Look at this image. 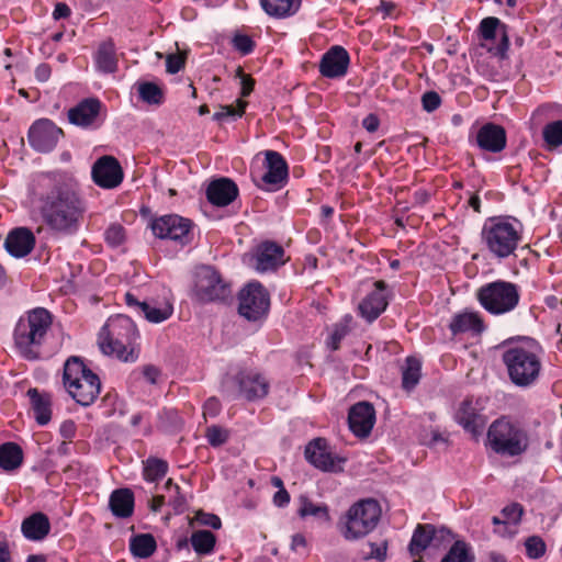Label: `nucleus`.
<instances>
[{"instance_id": "obj_1", "label": "nucleus", "mask_w": 562, "mask_h": 562, "mask_svg": "<svg viewBox=\"0 0 562 562\" xmlns=\"http://www.w3.org/2000/svg\"><path fill=\"white\" fill-rule=\"evenodd\" d=\"M32 194L44 223L63 235L74 234L85 212L77 181L65 172H42L34 177Z\"/></svg>"}, {"instance_id": "obj_2", "label": "nucleus", "mask_w": 562, "mask_h": 562, "mask_svg": "<svg viewBox=\"0 0 562 562\" xmlns=\"http://www.w3.org/2000/svg\"><path fill=\"white\" fill-rule=\"evenodd\" d=\"M499 349L508 379L515 386L528 389L539 381L542 362L539 348L533 340H506Z\"/></svg>"}, {"instance_id": "obj_3", "label": "nucleus", "mask_w": 562, "mask_h": 562, "mask_svg": "<svg viewBox=\"0 0 562 562\" xmlns=\"http://www.w3.org/2000/svg\"><path fill=\"white\" fill-rule=\"evenodd\" d=\"M52 326V316L43 307H36L21 316L14 327V348L20 357L37 360L42 356Z\"/></svg>"}, {"instance_id": "obj_4", "label": "nucleus", "mask_w": 562, "mask_h": 562, "mask_svg": "<svg viewBox=\"0 0 562 562\" xmlns=\"http://www.w3.org/2000/svg\"><path fill=\"white\" fill-rule=\"evenodd\" d=\"M524 226L513 216L487 218L481 231V241L490 256L504 260L515 255L522 240Z\"/></svg>"}, {"instance_id": "obj_5", "label": "nucleus", "mask_w": 562, "mask_h": 562, "mask_svg": "<svg viewBox=\"0 0 562 562\" xmlns=\"http://www.w3.org/2000/svg\"><path fill=\"white\" fill-rule=\"evenodd\" d=\"M139 334L135 323L126 315H115L108 319L99 334L101 351L108 356H115L123 361H134L135 341Z\"/></svg>"}, {"instance_id": "obj_6", "label": "nucleus", "mask_w": 562, "mask_h": 562, "mask_svg": "<svg viewBox=\"0 0 562 562\" xmlns=\"http://www.w3.org/2000/svg\"><path fill=\"white\" fill-rule=\"evenodd\" d=\"M382 509L378 501L364 498L352 504L341 518L340 533L348 541L364 538L378 526Z\"/></svg>"}, {"instance_id": "obj_7", "label": "nucleus", "mask_w": 562, "mask_h": 562, "mask_svg": "<svg viewBox=\"0 0 562 562\" xmlns=\"http://www.w3.org/2000/svg\"><path fill=\"white\" fill-rule=\"evenodd\" d=\"M64 385L69 395L80 405L89 406L99 396V376L77 357L69 358L64 367Z\"/></svg>"}, {"instance_id": "obj_8", "label": "nucleus", "mask_w": 562, "mask_h": 562, "mask_svg": "<svg viewBox=\"0 0 562 562\" xmlns=\"http://www.w3.org/2000/svg\"><path fill=\"white\" fill-rule=\"evenodd\" d=\"M480 305L490 314L499 316L514 311L520 301L517 284L496 280L482 285L476 292Z\"/></svg>"}, {"instance_id": "obj_9", "label": "nucleus", "mask_w": 562, "mask_h": 562, "mask_svg": "<svg viewBox=\"0 0 562 562\" xmlns=\"http://www.w3.org/2000/svg\"><path fill=\"white\" fill-rule=\"evenodd\" d=\"M487 443L491 449L506 457L521 454L528 447V436L524 429L502 417L494 420L487 431Z\"/></svg>"}, {"instance_id": "obj_10", "label": "nucleus", "mask_w": 562, "mask_h": 562, "mask_svg": "<svg viewBox=\"0 0 562 562\" xmlns=\"http://www.w3.org/2000/svg\"><path fill=\"white\" fill-rule=\"evenodd\" d=\"M192 295L202 303L221 301L229 295V289L213 267L201 266L194 273Z\"/></svg>"}, {"instance_id": "obj_11", "label": "nucleus", "mask_w": 562, "mask_h": 562, "mask_svg": "<svg viewBox=\"0 0 562 562\" xmlns=\"http://www.w3.org/2000/svg\"><path fill=\"white\" fill-rule=\"evenodd\" d=\"M239 314L248 321H259L269 311L270 296L267 290L259 282H249L238 295Z\"/></svg>"}, {"instance_id": "obj_12", "label": "nucleus", "mask_w": 562, "mask_h": 562, "mask_svg": "<svg viewBox=\"0 0 562 562\" xmlns=\"http://www.w3.org/2000/svg\"><path fill=\"white\" fill-rule=\"evenodd\" d=\"M265 172L261 176H257L252 172V178L256 186L266 191H277L285 186L289 167L283 156L276 150L263 151Z\"/></svg>"}, {"instance_id": "obj_13", "label": "nucleus", "mask_w": 562, "mask_h": 562, "mask_svg": "<svg viewBox=\"0 0 562 562\" xmlns=\"http://www.w3.org/2000/svg\"><path fill=\"white\" fill-rule=\"evenodd\" d=\"M452 533L445 527L437 528L430 524H419L415 528L408 544V551L412 557H419L429 547L440 548L445 543H449Z\"/></svg>"}, {"instance_id": "obj_14", "label": "nucleus", "mask_w": 562, "mask_h": 562, "mask_svg": "<svg viewBox=\"0 0 562 562\" xmlns=\"http://www.w3.org/2000/svg\"><path fill=\"white\" fill-rule=\"evenodd\" d=\"M191 226L190 220L176 214L160 216L150 224L156 237L178 241L181 245L190 241Z\"/></svg>"}, {"instance_id": "obj_15", "label": "nucleus", "mask_w": 562, "mask_h": 562, "mask_svg": "<svg viewBox=\"0 0 562 562\" xmlns=\"http://www.w3.org/2000/svg\"><path fill=\"white\" fill-rule=\"evenodd\" d=\"M102 103L97 98L83 99L68 110V121L85 130H94L102 125Z\"/></svg>"}, {"instance_id": "obj_16", "label": "nucleus", "mask_w": 562, "mask_h": 562, "mask_svg": "<svg viewBox=\"0 0 562 562\" xmlns=\"http://www.w3.org/2000/svg\"><path fill=\"white\" fill-rule=\"evenodd\" d=\"M480 33L486 42L483 46L495 56L503 58L509 46L506 25L497 18H485L480 23Z\"/></svg>"}, {"instance_id": "obj_17", "label": "nucleus", "mask_w": 562, "mask_h": 562, "mask_svg": "<svg viewBox=\"0 0 562 562\" xmlns=\"http://www.w3.org/2000/svg\"><path fill=\"white\" fill-rule=\"evenodd\" d=\"M61 135V128L54 122L48 119H41L30 127L29 142L35 150L48 153L56 147Z\"/></svg>"}, {"instance_id": "obj_18", "label": "nucleus", "mask_w": 562, "mask_h": 562, "mask_svg": "<svg viewBox=\"0 0 562 562\" xmlns=\"http://www.w3.org/2000/svg\"><path fill=\"white\" fill-rule=\"evenodd\" d=\"M369 288L366 296L358 305V312L368 323H372L385 311L389 304V295L386 284L383 281L370 283Z\"/></svg>"}, {"instance_id": "obj_19", "label": "nucleus", "mask_w": 562, "mask_h": 562, "mask_svg": "<svg viewBox=\"0 0 562 562\" xmlns=\"http://www.w3.org/2000/svg\"><path fill=\"white\" fill-rule=\"evenodd\" d=\"M92 179L101 188L113 189L123 181V170L113 156L99 158L92 167Z\"/></svg>"}, {"instance_id": "obj_20", "label": "nucleus", "mask_w": 562, "mask_h": 562, "mask_svg": "<svg viewBox=\"0 0 562 562\" xmlns=\"http://www.w3.org/2000/svg\"><path fill=\"white\" fill-rule=\"evenodd\" d=\"M350 57L339 45L330 47L322 57L319 72L325 78H341L347 74Z\"/></svg>"}, {"instance_id": "obj_21", "label": "nucleus", "mask_w": 562, "mask_h": 562, "mask_svg": "<svg viewBox=\"0 0 562 562\" xmlns=\"http://www.w3.org/2000/svg\"><path fill=\"white\" fill-rule=\"evenodd\" d=\"M348 423L350 430L357 437H368L375 423V411L372 404L359 402L351 406Z\"/></svg>"}, {"instance_id": "obj_22", "label": "nucleus", "mask_w": 562, "mask_h": 562, "mask_svg": "<svg viewBox=\"0 0 562 562\" xmlns=\"http://www.w3.org/2000/svg\"><path fill=\"white\" fill-rule=\"evenodd\" d=\"M255 259V268L259 272L276 270L286 261L284 249L273 241L260 244L256 249Z\"/></svg>"}, {"instance_id": "obj_23", "label": "nucleus", "mask_w": 562, "mask_h": 562, "mask_svg": "<svg viewBox=\"0 0 562 562\" xmlns=\"http://www.w3.org/2000/svg\"><path fill=\"white\" fill-rule=\"evenodd\" d=\"M237 383L240 394L248 401L263 398L269 392L267 379L254 370L240 372Z\"/></svg>"}, {"instance_id": "obj_24", "label": "nucleus", "mask_w": 562, "mask_h": 562, "mask_svg": "<svg viewBox=\"0 0 562 562\" xmlns=\"http://www.w3.org/2000/svg\"><path fill=\"white\" fill-rule=\"evenodd\" d=\"M475 142L481 150L499 153L506 147V132L501 125L486 123L479 128Z\"/></svg>"}, {"instance_id": "obj_25", "label": "nucleus", "mask_w": 562, "mask_h": 562, "mask_svg": "<svg viewBox=\"0 0 562 562\" xmlns=\"http://www.w3.org/2000/svg\"><path fill=\"white\" fill-rule=\"evenodd\" d=\"M306 460L322 471H336V458L327 450L326 441L314 439L305 448Z\"/></svg>"}, {"instance_id": "obj_26", "label": "nucleus", "mask_w": 562, "mask_h": 562, "mask_svg": "<svg viewBox=\"0 0 562 562\" xmlns=\"http://www.w3.org/2000/svg\"><path fill=\"white\" fill-rule=\"evenodd\" d=\"M524 509L521 505L513 503L506 506L501 516H495L492 519L495 526L494 531L502 537H513L517 533V527L521 520Z\"/></svg>"}, {"instance_id": "obj_27", "label": "nucleus", "mask_w": 562, "mask_h": 562, "mask_svg": "<svg viewBox=\"0 0 562 562\" xmlns=\"http://www.w3.org/2000/svg\"><path fill=\"white\" fill-rule=\"evenodd\" d=\"M4 245L11 256L23 258L33 250L35 236L29 228L19 227L8 234Z\"/></svg>"}, {"instance_id": "obj_28", "label": "nucleus", "mask_w": 562, "mask_h": 562, "mask_svg": "<svg viewBox=\"0 0 562 562\" xmlns=\"http://www.w3.org/2000/svg\"><path fill=\"white\" fill-rule=\"evenodd\" d=\"M238 195V188L228 178H220L212 181L206 189L207 200L216 206L231 204Z\"/></svg>"}, {"instance_id": "obj_29", "label": "nucleus", "mask_w": 562, "mask_h": 562, "mask_svg": "<svg viewBox=\"0 0 562 562\" xmlns=\"http://www.w3.org/2000/svg\"><path fill=\"white\" fill-rule=\"evenodd\" d=\"M456 422L473 436L480 435L485 426V418L471 401H464L454 415Z\"/></svg>"}, {"instance_id": "obj_30", "label": "nucleus", "mask_w": 562, "mask_h": 562, "mask_svg": "<svg viewBox=\"0 0 562 562\" xmlns=\"http://www.w3.org/2000/svg\"><path fill=\"white\" fill-rule=\"evenodd\" d=\"M297 516L302 519L312 517L319 525H330L331 516L329 506L325 503H316L306 495L297 499Z\"/></svg>"}, {"instance_id": "obj_31", "label": "nucleus", "mask_w": 562, "mask_h": 562, "mask_svg": "<svg viewBox=\"0 0 562 562\" xmlns=\"http://www.w3.org/2000/svg\"><path fill=\"white\" fill-rule=\"evenodd\" d=\"M21 530L23 536L29 540H43L50 530L48 517L43 513L32 514L23 520Z\"/></svg>"}, {"instance_id": "obj_32", "label": "nucleus", "mask_w": 562, "mask_h": 562, "mask_svg": "<svg viewBox=\"0 0 562 562\" xmlns=\"http://www.w3.org/2000/svg\"><path fill=\"white\" fill-rule=\"evenodd\" d=\"M453 335L472 331L480 334L484 330V323L476 312H463L452 317L449 325Z\"/></svg>"}, {"instance_id": "obj_33", "label": "nucleus", "mask_w": 562, "mask_h": 562, "mask_svg": "<svg viewBox=\"0 0 562 562\" xmlns=\"http://www.w3.org/2000/svg\"><path fill=\"white\" fill-rule=\"evenodd\" d=\"M263 12L270 18L286 19L301 8L302 0H259Z\"/></svg>"}, {"instance_id": "obj_34", "label": "nucleus", "mask_w": 562, "mask_h": 562, "mask_svg": "<svg viewBox=\"0 0 562 562\" xmlns=\"http://www.w3.org/2000/svg\"><path fill=\"white\" fill-rule=\"evenodd\" d=\"M27 395L37 424L41 426L48 424L52 418L50 395L47 393H41L37 389H30L27 391Z\"/></svg>"}, {"instance_id": "obj_35", "label": "nucleus", "mask_w": 562, "mask_h": 562, "mask_svg": "<svg viewBox=\"0 0 562 562\" xmlns=\"http://www.w3.org/2000/svg\"><path fill=\"white\" fill-rule=\"evenodd\" d=\"M24 459L22 448L12 441L0 445V469L11 473L21 468Z\"/></svg>"}, {"instance_id": "obj_36", "label": "nucleus", "mask_w": 562, "mask_h": 562, "mask_svg": "<svg viewBox=\"0 0 562 562\" xmlns=\"http://www.w3.org/2000/svg\"><path fill=\"white\" fill-rule=\"evenodd\" d=\"M110 508L116 517H130L134 509L133 493L127 488L114 491L110 497Z\"/></svg>"}, {"instance_id": "obj_37", "label": "nucleus", "mask_w": 562, "mask_h": 562, "mask_svg": "<svg viewBox=\"0 0 562 562\" xmlns=\"http://www.w3.org/2000/svg\"><path fill=\"white\" fill-rule=\"evenodd\" d=\"M95 67L100 72L112 74L117 68L115 46L112 41L100 44L94 55Z\"/></svg>"}, {"instance_id": "obj_38", "label": "nucleus", "mask_w": 562, "mask_h": 562, "mask_svg": "<svg viewBox=\"0 0 562 562\" xmlns=\"http://www.w3.org/2000/svg\"><path fill=\"white\" fill-rule=\"evenodd\" d=\"M190 543L198 555H210L216 546V536L205 529H199L191 533Z\"/></svg>"}, {"instance_id": "obj_39", "label": "nucleus", "mask_w": 562, "mask_h": 562, "mask_svg": "<svg viewBox=\"0 0 562 562\" xmlns=\"http://www.w3.org/2000/svg\"><path fill=\"white\" fill-rule=\"evenodd\" d=\"M156 549V540L150 533L136 535L130 540V550L135 558L147 559L154 554Z\"/></svg>"}, {"instance_id": "obj_40", "label": "nucleus", "mask_w": 562, "mask_h": 562, "mask_svg": "<svg viewBox=\"0 0 562 562\" xmlns=\"http://www.w3.org/2000/svg\"><path fill=\"white\" fill-rule=\"evenodd\" d=\"M422 376V361L416 357H407L402 369V386L412 391L418 384Z\"/></svg>"}, {"instance_id": "obj_41", "label": "nucleus", "mask_w": 562, "mask_h": 562, "mask_svg": "<svg viewBox=\"0 0 562 562\" xmlns=\"http://www.w3.org/2000/svg\"><path fill=\"white\" fill-rule=\"evenodd\" d=\"M472 547L463 540H457L440 562H474Z\"/></svg>"}, {"instance_id": "obj_42", "label": "nucleus", "mask_w": 562, "mask_h": 562, "mask_svg": "<svg viewBox=\"0 0 562 562\" xmlns=\"http://www.w3.org/2000/svg\"><path fill=\"white\" fill-rule=\"evenodd\" d=\"M140 311L148 322L161 323L172 315L173 307L167 302L159 305L143 302L140 304Z\"/></svg>"}, {"instance_id": "obj_43", "label": "nucleus", "mask_w": 562, "mask_h": 562, "mask_svg": "<svg viewBox=\"0 0 562 562\" xmlns=\"http://www.w3.org/2000/svg\"><path fill=\"white\" fill-rule=\"evenodd\" d=\"M562 117V106L557 103H546L539 105L531 114V123L540 126L549 120H560Z\"/></svg>"}, {"instance_id": "obj_44", "label": "nucleus", "mask_w": 562, "mask_h": 562, "mask_svg": "<svg viewBox=\"0 0 562 562\" xmlns=\"http://www.w3.org/2000/svg\"><path fill=\"white\" fill-rule=\"evenodd\" d=\"M352 319V316L347 314L333 327L327 339V346L329 349L337 350L339 348L340 341L350 331Z\"/></svg>"}, {"instance_id": "obj_45", "label": "nucleus", "mask_w": 562, "mask_h": 562, "mask_svg": "<svg viewBox=\"0 0 562 562\" xmlns=\"http://www.w3.org/2000/svg\"><path fill=\"white\" fill-rule=\"evenodd\" d=\"M137 92L139 98L150 104L159 105L164 101V92L159 86L154 82H139L137 83Z\"/></svg>"}, {"instance_id": "obj_46", "label": "nucleus", "mask_w": 562, "mask_h": 562, "mask_svg": "<svg viewBox=\"0 0 562 562\" xmlns=\"http://www.w3.org/2000/svg\"><path fill=\"white\" fill-rule=\"evenodd\" d=\"M168 471V463L161 459L148 458L144 463V479L147 482L161 480Z\"/></svg>"}, {"instance_id": "obj_47", "label": "nucleus", "mask_w": 562, "mask_h": 562, "mask_svg": "<svg viewBox=\"0 0 562 562\" xmlns=\"http://www.w3.org/2000/svg\"><path fill=\"white\" fill-rule=\"evenodd\" d=\"M543 140L548 148H557L562 145V120L546 124L542 131Z\"/></svg>"}, {"instance_id": "obj_48", "label": "nucleus", "mask_w": 562, "mask_h": 562, "mask_svg": "<svg viewBox=\"0 0 562 562\" xmlns=\"http://www.w3.org/2000/svg\"><path fill=\"white\" fill-rule=\"evenodd\" d=\"M246 102L239 100L237 106L233 105H223L221 109L214 113L213 120L222 122L227 119L236 120L238 117H241V115L245 112Z\"/></svg>"}, {"instance_id": "obj_49", "label": "nucleus", "mask_w": 562, "mask_h": 562, "mask_svg": "<svg viewBox=\"0 0 562 562\" xmlns=\"http://www.w3.org/2000/svg\"><path fill=\"white\" fill-rule=\"evenodd\" d=\"M104 239L111 247H119L125 241V229L120 224H112L104 232Z\"/></svg>"}, {"instance_id": "obj_50", "label": "nucleus", "mask_w": 562, "mask_h": 562, "mask_svg": "<svg viewBox=\"0 0 562 562\" xmlns=\"http://www.w3.org/2000/svg\"><path fill=\"white\" fill-rule=\"evenodd\" d=\"M525 547L527 555L531 559H538L546 552L544 542L541 538L536 536L529 537L525 542Z\"/></svg>"}, {"instance_id": "obj_51", "label": "nucleus", "mask_w": 562, "mask_h": 562, "mask_svg": "<svg viewBox=\"0 0 562 562\" xmlns=\"http://www.w3.org/2000/svg\"><path fill=\"white\" fill-rule=\"evenodd\" d=\"M205 436L207 442L213 447L223 445L228 438L227 431L217 426L209 427Z\"/></svg>"}, {"instance_id": "obj_52", "label": "nucleus", "mask_w": 562, "mask_h": 562, "mask_svg": "<svg viewBox=\"0 0 562 562\" xmlns=\"http://www.w3.org/2000/svg\"><path fill=\"white\" fill-rule=\"evenodd\" d=\"M370 552L368 553V559H374L379 562H383L387 558V541L381 540L379 542H370Z\"/></svg>"}, {"instance_id": "obj_53", "label": "nucleus", "mask_w": 562, "mask_h": 562, "mask_svg": "<svg viewBox=\"0 0 562 562\" xmlns=\"http://www.w3.org/2000/svg\"><path fill=\"white\" fill-rule=\"evenodd\" d=\"M441 104V98L436 91H427L422 97V105L426 112H434Z\"/></svg>"}, {"instance_id": "obj_54", "label": "nucleus", "mask_w": 562, "mask_h": 562, "mask_svg": "<svg viewBox=\"0 0 562 562\" xmlns=\"http://www.w3.org/2000/svg\"><path fill=\"white\" fill-rule=\"evenodd\" d=\"M195 520L200 525L211 527L215 530H218L222 527L221 518L215 514L199 512L195 515Z\"/></svg>"}, {"instance_id": "obj_55", "label": "nucleus", "mask_w": 562, "mask_h": 562, "mask_svg": "<svg viewBox=\"0 0 562 562\" xmlns=\"http://www.w3.org/2000/svg\"><path fill=\"white\" fill-rule=\"evenodd\" d=\"M233 43L234 47L244 55L249 54L254 49V42L247 35H236Z\"/></svg>"}, {"instance_id": "obj_56", "label": "nucleus", "mask_w": 562, "mask_h": 562, "mask_svg": "<svg viewBox=\"0 0 562 562\" xmlns=\"http://www.w3.org/2000/svg\"><path fill=\"white\" fill-rule=\"evenodd\" d=\"M184 60L180 55L170 54L166 59V68L169 74H177L183 67Z\"/></svg>"}, {"instance_id": "obj_57", "label": "nucleus", "mask_w": 562, "mask_h": 562, "mask_svg": "<svg viewBox=\"0 0 562 562\" xmlns=\"http://www.w3.org/2000/svg\"><path fill=\"white\" fill-rule=\"evenodd\" d=\"M221 411V403L215 397H210L203 405L204 417H215Z\"/></svg>"}, {"instance_id": "obj_58", "label": "nucleus", "mask_w": 562, "mask_h": 562, "mask_svg": "<svg viewBox=\"0 0 562 562\" xmlns=\"http://www.w3.org/2000/svg\"><path fill=\"white\" fill-rule=\"evenodd\" d=\"M76 430H77L76 424H75V422H72L70 419L63 422L59 427L60 436L64 439H69V440L75 437Z\"/></svg>"}, {"instance_id": "obj_59", "label": "nucleus", "mask_w": 562, "mask_h": 562, "mask_svg": "<svg viewBox=\"0 0 562 562\" xmlns=\"http://www.w3.org/2000/svg\"><path fill=\"white\" fill-rule=\"evenodd\" d=\"M362 126L369 133H374L380 126V120L376 114L370 113L362 120Z\"/></svg>"}, {"instance_id": "obj_60", "label": "nucleus", "mask_w": 562, "mask_h": 562, "mask_svg": "<svg viewBox=\"0 0 562 562\" xmlns=\"http://www.w3.org/2000/svg\"><path fill=\"white\" fill-rule=\"evenodd\" d=\"M307 549V540L303 533H295L291 539V550L299 552Z\"/></svg>"}, {"instance_id": "obj_61", "label": "nucleus", "mask_w": 562, "mask_h": 562, "mask_svg": "<svg viewBox=\"0 0 562 562\" xmlns=\"http://www.w3.org/2000/svg\"><path fill=\"white\" fill-rule=\"evenodd\" d=\"M162 488H164V490L167 492V494H168V503H169V504L175 505V504H176V498H177V497H178V495H179V490H180V488H179V486H178L177 484H173L172 480H171V479H169V480L165 483V485H164V487H162Z\"/></svg>"}, {"instance_id": "obj_62", "label": "nucleus", "mask_w": 562, "mask_h": 562, "mask_svg": "<svg viewBox=\"0 0 562 562\" xmlns=\"http://www.w3.org/2000/svg\"><path fill=\"white\" fill-rule=\"evenodd\" d=\"M70 8L66 3L59 2L55 5L53 18L55 20L66 19L70 15Z\"/></svg>"}, {"instance_id": "obj_63", "label": "nucleus", "mask_w": 562, "mask_h": 562, "mask_svg": "<svg viewBox=\"0 0 562 562\" xmlns=\"http://www.w3.org/2000/svg\"><path fill=\"white\" fill-rule=\"evenodd\" d=\"M290 503V495L286 490H279L273 496V504L278 507H284Z\"/></svg>"}, {"instance_id": "obj_64", "label": "nucleus", "mask_w": 562, "mask_h": 562, "mask_svg": "<svg viewBox=\"0 0 562 562\" xmlns=\"http://www.w3.org/2000/svg\"><path fill=\"white\" fill-rule=\"evenodd\" d=\"M143 376L148 383L155 384L159 376V370L153 366L145 367L143 370Z\"/></svg>"}]
</instances>
